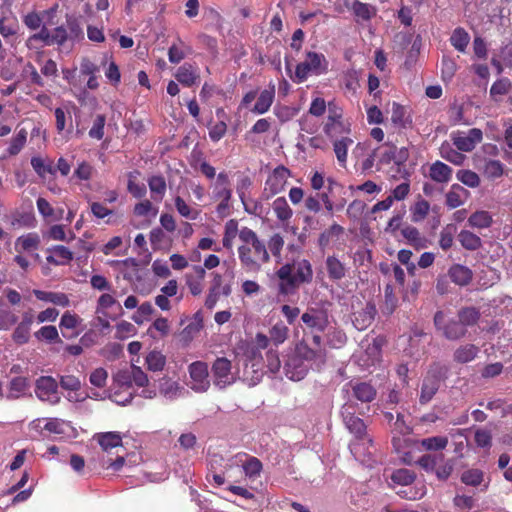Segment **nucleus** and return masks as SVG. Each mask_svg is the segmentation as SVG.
Listing matches in <instances>:
<instances>
[{"mask_svg": "<svg viewBox=\"0 0 512 512\" xmlns=\"http://www.w3.org/2000/svg\"><path fill=\"white\" fill-rule=\"evenodd\" d=\"M133 385L142 388L140 396L145 399H153L157 396V389L149 383L148 375L135 364L120 369L113 375V386L110 398L119 405H126L133 398Z\"/></svg>", "mask_w": 512, "mask_h": 512, "instance_id": "obj_1", "label": "nucleus"}, {"mask_svg": "<svg viewBox=\"0 0 512 512\" xmlns=\"http://www.w3.org/2000/svg\"><path fill=\"white\" fill-rule=\"evenodd\" d=\"M239 239L242 242L238 247L241 267L247 273H258L262 265L270 261V254L265 242L248 227L240 229Z\"/></svg>", "mask_w": 512, "mask_h": 512, "instance_id": "obj_2", "label": "nucleus"}, {"mask_svg": "<svg viewBox=\"0 0 512 512\" xmlns=\"http://www.w3.org/2000/svg\"><path fill=\"white\" fill-rule=\"evenodd\" d=\"M279 279L278 292L280 295H290L303 284L313 279L311 263L306 259L296 258L282 265L277 271Z\"/></svg>", "mask_w": 512, "mask_h": 512, "instance_id": "obj_3", "label": "nucleus"}, {"mask_svg": "<svg viewBox=\"0 0 512 512\" xmlns=\"http://www.w3.org/2000/svg\"><path fill=\"white\" fill-rule=\"evenodd\" d=\"M328 71V61L321 53L308 52L303 62L296 66L295 75L292 80L295 83H302L310 75H322Z\"/></svg>", "mask_w": 512, "mask_h": 512, "instance_id": "obj_4", "label": "nucleus"}, {"mask_svg": "<svg viewBox=\"0 0 512 512\" xmlns=\"http://www.w3.org/2000/svg\"><path fill=\"white\" fill-rule=\"evenodd\" d=\"M443 380L442 367L438 364L432 365L426 372L420 385L419 402L422 405L429 403L440 388Z\"/></svg>", "mask_w": 512, "mask_h": 512, "instance_id": "obj_5", "label": "nucleus"}, {"mask_svg": "<svg viewBox=\"0 0 512 512\" xmlns=\"http://www.w3.org/2000/svg\"><path fill=\"white\" fill-rule=\"evenodd\" d=\"M324 133L333 138L341 134H349L351 132V124L343 119V110L334 103L328 104L327 121L323 127Z\"/></svg>", "mask_w": 512, "mask_h": 512, "instance_id": "obj_6", "label": "nucleus"}, {"mask_svg": "<svg viewBox=\"0 0 512 512\" xmlns=\"http://www.w3.org/2000/svg\"><path fill=\"white\" fill-rule=\"evenodd\" d=\"M213 385L222 390L234 384L239 376L232 371V363L225 357H218L212 364Z\"/></svg>", "mask_w": 512, "mask_h": 512, "instance_id": "obj_7", "label": "nucleus"}, {"mask_svg": "<svg viewBox=\"0 0 512 512\" xmlns=\"http://www.w3.org/2000/svg\"><path fill=\"white\" fill-rule=\"evenodd\" d=\"M188 387L196 393H205L211 386L208 365L203 361H195L188 366Z\"/></svg>", "mask_w": 512, "mask_h": 512, "instance_id": "obj_8", "label": "nucleus"}, {"mask_svg": "<svg viewBox=\"0 0 512 512\" xmlns=\"http://www.w3.org/2000/svg\"><path fill=\"white\" fill-rule=\"evenodd\" d=\"M36 397L49 405H57L61 400L58 382L52 376H41L35 381Z\"/></svg>", "mask_w": 512, "mask_h": 512, "instance_id": "obj_9", "label": "nucleus"}, {"mask_svg": "<svg viewBox=\"0 0 512 512\" xmlns=\"http://www.w3.org/2000/svg\"><path fill=\"white\" fill-rule=\"evenodd\" d=\"M374 155L382 165L394 163L401 166L408 160L409 151L406 147L398 148L392 143H384L374 149Z\"/></svg>", "mask_w": 512, "mask_h": 512, "instance_id": "obj_10", "label": "nucleus"}, {"mask_svg": "<svg viewBox=\"0 0 512 512\" xmlns=\"http://www.w3.org/2000/svg\"><path fill=\"white\" fill-rule=\"evenodd\" d=\"M341 416L343 423L348 431L354 435V439H360L369 437L366 432V425L364 421L355 416L354 405L350 402H346L341 409Z\"/></svg>", "mask_w": 512, "mask_h": 512, "instance_id": "obj_11", "label": "nucleus"}, {"mask_svg": "<svg viewBox=\"0 0 512 512\" xmlns=\"http://www.w3.org/2000/svg\"><path fill=\"white\" fill-rule=\"evenodd\" d=\"M349 448L354 458L362 464L372 466L376 462L373 458L376 449L370 436L352 440Z\"/></svg>", "mask_w": 512, "mask_h": 512, "instance_id": "obj_12", "label": "nucleus"}, {"mask_svg": "<svg viewBox=\"0 0 512 512\" xmlns=\"http://www.w3.org/2000/svg\"><path fill=\"white\" fill-rule=\"evenodd\" d=\"M302 322L312 331L324 332L329 325V315L321 307H309L301 316Z\"/></svg>", "mask_w": 512, "mask_h": 512, "instance_id": "obj_13", "label": "nucleus"}, {"mask_svg": "<svg viewBox=\"0 0 512 512\" xmlns=\"http://www.w3.org/2000/svg\"><path fill=\"white\" fill-rule=\"evenodd\" d=\"M289 334V328L282 322H277L269 330V336L263 333H257L255 336L256 344L261 348H268L270 343L275 347L283 344Z\"/></svg>", "mask_w": 512, "mask_h": 512, "instance_id": "obj_14", "label": "nucleus"}, {"mask_svg": "<svg viewBox=\"0 0 512 512\" xmlns=\"http://www.w3.org/2000/svg\"><path fill=\"white\" fill-rule=\"evenodd\" d=\"M453 145L461 152H471L483 139V133L478 128L468 132L456 131L451 134Z\"/></svg>", "mask_w": 512, "mask_h": 512, "instance_id": "obj_15", "label": "nucleus"}, {"mask_svg": "<svg viewBox=\"0 0 512 512\" xmlns=\"http://www.w3.org/2000/svg\"><path fill=\"white\" fill-rule=\"evenodd\" d=\"M295 355L308 363L310 368L319 369L326 361V351L324 348L315 349L302 341L296 345Z\"/></svg>", "mask_w": 512, "mask_h": 512, "instance_id": "obj_16", "label": "nucleus"}, {"mask_svg": "<svg viewBox=\"0 0 512 512\" xmlns=\"http://www.w3.org/2000/svg\"><path fill=\"white\" fill-rule=\"evenodd\" d=\"M434 324L439 331H442L443 335L449 340H457L463 337L466 333V328L461 324L460 321L456 320H445V314L442 311H438L434 316Z\"/></svg>", "mask_w": 512, "mask_h": 512, "instance_id": "obj_17", "label": "nucleus"}, {"mask_svg": "<svg viewBox=\"0 0 512 512\" xmlns=\"http://www.w3.org/2000/svg\"><path fill=\"white\" fill-rule=\"evenodd\" d=\"M40 242L38 234L27 233L16 239L14 247L17 253L26 254L37 262L40 260V255L37 253Z\"/></svg>", "mask_w": 512, "mask_h": 512, "instance_id": "obj_18", "label": "nucleus"}, {"mask_svg": "<svg viewBox=\"0 0 512 512\" xmlns=\"http://www.w3.org/2000/svg\"><path fill=\"white\" fill-rule=\"evenodd\" d=\"M290 177V171L283 165L277 166L265 182V192L270 196L280 193Z\"/></svg>", "mask_w": 512, "mask_h": 512, "instance_id": "obj_19", "label": "nucleus"}, {"mask_svg": "<svg viewBox=\"0 0 512 512\" xmlns=\"http://www.w3.org/2000/svg\"><path fill=\"white\" fill-rule=\"evenodd\" d=\"M29 388L27 378L22 376L13 377L6 388L0 383V398L7 400H16L23 397Z\"/></svg>", "mask_w": 512, "mask_h": 512, "instance_id": "obj_20", "label": "nucleus"}, {"mask_svg": "<svg viewBox=\"0 0 512 512\" xmlns=\"http://www.w3.org/2000/svg\"><path fill=\"white\" fill-rule=\"evenodd\" d=\"M310 366L297 355L291 356L284 366L285 375L292 381L302 380L308 373Z\"/></svg>", "mask_w": 512, "mask_h": 512, "instance_id": "obj_21", "label": "nucleus"}, {"mask_svg": "<svg viewBox=\"0 0 512 512\" xmlns=\"http://www.w3.org/2000/svg\"><path fill=\"white\" fill-rule=\"evenodd\" d=\"M376 307L373 303H366L360 310L353 313L352 323L357 330H365L369 327L376 315Z\"/></svg>", "mask_w": 512, "mask_h": 512, "instance_id": "obj_22", "label": "nucleus"}, {"mask_svg": "<svg viewBox=\"0 0 512 512\" xmlns=\"http://www.w3.org/2000/svg\"><path fill=\"white\" fill-rule=\"evenodd\" d=\"M346 6L354 14L357 22L370 21L377 14L375 6L363 3L359 0H352L350 3H347Z\"/></svg>", "mask_w": 512, "mask_h": 512, "instance_id": "obj_23", "label": "nucleus"}, {"mask_svg": "<svg viewBox=\"0 0 512 512\" xmlns=\"http://www.w3.org/2000/svg\"><path fill=\"white\" fill-rule=\"evenodd\" d=\"M453 170L447 164L437 160L429 166L428 176L438 184H447L452 179Z\"/></svg>", "mask_w": 512, "mask_h": 512, "instance_id": "obj_24", "label": "nucleus"}, {"mask_svg": "<svg viewBox=\"0 0 512 512\" xmlns=\"http://www.w3.org/2000/svg\"><path fill=\"white\" fill-rule=\"evenodd\" d=\"M470 192L459 184H453L446 193L445 204L450 209L462 206L469 198Z\"/></svg>", "mask_w": 512, "mask_h": 512, "instance_id": "obj_25", "label": "nucleus"}, {"mask_svg": "<svg viewBox=\"0 0 512 512\" xmlns=\"http://www.w3.org/2000/svg\"><path fill=\"white\" fill-rule=\"evenodd\" d=\"M275 98V85L271 84L267 89L260 92L255 105L251 109L254 114L262 115L269 111Z\"/></svg>", "mask_w": 512, "mask_h": 512, "instance_id": "obj_26", "label": "nucleus"}, {"mask_svg": "<svg viewBox=\"0 0 512 512\" xmlns=\"http://www.w3.org/2000/svg\"><path fill=\"white\" fill-rule=\"evenodd\" d=\"M175 78L182 85L190 87L199 81L200 76L197 67L189 63H184L177 69Z\"/></svg>", "mask_w": 512, "mask_h": 512, "instance_id": "obj_27", "label": "nucleus"}, {"mask_svg": "<svg viewBox=\"0 0 512 512\" xmlns=\"http://www.w3.org/2000/svg\"><path fill=\"white\" fill-rule=\"evenodd\" d=\"M33 294L38 300L52 303L56 306L67 307L70 304L68 296L62 292H51L34 289Z\"/></svg>", "mask_w": 512, "mask_h": 512, "instance_id": "obj_28", "label": "nucleus"}, {"mask_svg": "<svg viewBox=\"0 0 512 512\" xmlns=\"http://www.w3.org/2000/svg\"><path fill=\"white\" fill-rule=\"evenodd\" d=\"M232 190L227 173L221 172L217 175V179L213 185V197L215 199L230 200Z\"/></svg>", "mask_w": 512, "mask_h": 512, "instance_id": "obj_29", "label": "nucleus"}, {"mask_svg": "<svg viewBox=\"0 0 512 512\" xmlns=\"http://www.w3.org/2000/svg\"><path fill=\"white\" fill-rule=\"evenodd\" d=\"M182 392V387L177 381L163 377L159 381V393L169 400L177 399Z\"/></svg>", "mask_w": 512, "mask_h": 512, "instance_id": "obj_30", "label": "nucleus"}, {"mask_svg": "<svg viewBox=\"0 0 512 512\" xmlns=\"http://www.w3.org/2000/svg\"><path fill=\"white\" fill-rule=\"evenodd\" d=\"M353 139L348 136H343L333 142V150L336 155L339 165L343 168L347 164L348 149L353 144Z\"/></svg>", "mask_w": 512, "mask_h": 512, "instance_id": "obj_31", "label": "nucleus"}, {"mask_svg": "<svg viewBox=\"0 0 512 512\" xmlns=\"http://www.w3.org/2000/svg\"><path fill=\"white\" fill-rule=\"evenodd\" d=\"M96 439L101 448L108 452L113 448L122 446V436L119 432H104L96 435Z\"/></svg>", "mask_w": 512, "mask_h": 512, "instance_id": "obj_32", "label": "nucleus"}, {"mask_svg": "<svg viewBox=\"0 0 512 512\" xmlns=\"http://www.w3.org/2000/svg\"><path fill=\"white\" fill-rule=\"evenodd\" d=\"M325 266L329 278L334 281L341 280L346 275L345 265L336 256H328L325 261Z\"/></svg>", "mask_w": 512, "mask_h": 512, "instance_id": "obj_33", "label": "nucleus"}, {"mask_svg": "<svg viewBox=\"0 0 512 512\" xmlns=\"http://www.w3.org/2000/svg\"><path fill=\"white\" fill-rule=\"evenodd\" d=\"M166 356L158 350H152L145 356V366L151 372H161L166 366Z\"/></svg>", "mask_w": 512, "mask_h": 512, "instance_id": "obj_34", "label": "nucleus"}, {"mask_svg": "<svg viewBox=\"0 0 512 512\" xmlns=\"http://www.w3.org/2000/svg\"><path fill=\"white\" fill-rule=\"evenodd\" d=\"M416 478V475L413 471L407 468H400L394 470L390 475V485L395 487L399 486H410Z\"/></svg>", "mask_w": 512, "mask_h": 512, "instance_id": "obj_35", "label": "nucleus"}, {"mask_svg": "<svg viewBox=\"0 0 512 512\" xmlns=\"http://www.w3.org/2000/svg\"><path fill=\"white\" fill-rule=\"evenodd\" d=\"M272 210L281 223L289 222L293 216V211L284 197H278L273 201Z\"/></svg>", "mask_w": 512, "mask_h": 512, "instance_id": "obj_36", "label": "nucleus"}, {"mask_svg": "<svg viewBox=\"0 0 512 512\" xmlns=\"http://www.w3.org/2000/svg\"><path fill=\"white\" fill-rule=\"evenodd\" d=\"M381 357V346L376 340L366 345L364 354L361 356L362 365L370 367L377 363Z\"/></svg>", "mask_w": 512, "mask_h": 512, "instance_id": "obj_37", "label": "nucleus"}, {"mask_svg": "<svg viewBox=\"0 0 512 512\" xmlns=\"http://www.w3.org/2000/svg\"><path fill=\"white\" fill-rule=\"evenodd\" d=\"M263 365L260 367L245 363L242 376L240 377L248 386L257 385L263 377Z\"/></svg>", "mask_w": 512, "mask_h": 512, "instance_id": "obj_38", "label": "nucleus"}, {"mask_svg": "<svg viewBox=\"0 0 512 512\" xmlns=\"http://www.w3.org/2000/svg\"><path fill=\"white\" fill-rule=\"evenodd\" d=\"M449 276L454 283L463 286L471 281L472 272L468 267L456 264L449 269Z\"/></svg>", "mask_w": 512, "mask_h": 512, "instance_id": "obj_39", "label": "nucleus"}, {"mask_svg": "<svg viewBox=\"0 0 512 512\" xmlns=\"http://www.w3.org/2000/svg\"><path fill=\"white\" fill-rule=\"evenodd\" d=\"M51 253L47 257V261L55 265H65L73 259V253L62 245L53 247Z\"/></svg>", "mask_w": 512, "mask_h": 512, "instance_id": "obj_40", "label": "nucleus"}, {"mask_svg": "<svg viewBox=\"0 0 512 512\" xmlns=\"http://www.w3.org/2000/svg\"><path fill=\"white\" fill-rule=\"evenodd\" d=\"M351 387L354 397L361 402H371L376 397V390L368 383H356Z\"/></svg>", "mask_w": 512, "mask_h": 512, "instance_id": "obj_41", "label": "nucleus"}, {"mask_svg": "<svg viewBox=\"0 0 512 512\" xmlns=\"http://www.w3.org/2000/svg\"><path fill=\"white\" fill-rule=\"evenodd\" d=\"M28 133L26 129L21 128L17 131V133L11 138L9 142V146L6 149L7 156H16L21 150L24 148L27 142Z\"/></svg>", "mask_w": 512, "mask_h": 512, "instance_id": "obj_42", "label": "nucleus"}, {"mask_svg": "<svg viewBox=\"0 0 512 512\" xmlns=\"http://www.w3.org/2000/svg\"><path fill=\"white\" fill-rule=\"evenodd\" d=\"M492 222V215L486 210H477L468 218L469 226L477 229L489 228Z\"/></svg>", "mask_w": 512, "mask_h": 512, "instance_id": "obj_43", "label": "nucleus"}, {"mask_svg": "<svg viewBox=\"0 0 512 512\" xmlns=\"http://www.w3.org/2000/svg\"><path fill=\"white\" fill-rule=\"evenodd\" d=\"M401 234L408 241V243L414 246L416 249H422L426 247V239L421 236L419 230L414 226H405L401 230Z\"/></svg>", "mask_w": 512, "mask_h": 512, "instance_id": "obj_44", "label": "nucleus"}, {"mask_svg": "<svg viewBox=\"0 0 512 512\" xmlns=\"http://www.w3.org/2000/svg\"><path fill=\"white\" fill-rule=\"evenodd\" d=\"M440 156L454 165H462L466 159L465 155L458 149H454L449 143H443L439 149Z\"/></svg>", "mask_w": 512, "mask_h": 512, "instance_id": "obj_45", "label": "nucleus"}, {"mask_svg": "<svg viewBox=\"0 0 512 512\" xmlns=\"http://www.w3.org/2000/svg\"><path fill=\"white\" fill-rule=\"evenodd\" d=\"M148 186L151 192V197L155 201H161L166 193V181L162 176H152L148 179Z\"/></svg>", "mask_w": 512, "mask_h": 512, "instance_id": "obj_46", "label": "nucleus"}, {"mask_svg": "<svg viewBox=\"0 0 512 512\" xmlns=\"http://www.w3.org/2000/svg\"><path fill=\"white\" fill-rule=\"evenodd\" d=\"M429 211V202L422 198L418 199L410 208L412 222H422L429 214Z\"/></svg>", "mask_w": 512, "mask_h": 512, "instance_id": "obj_47", "label": "nucleus"}, {"mask_svg": "<svg viewBox=\"0 0 512 512\" xmlns=\"http://www.w3.org/2000/svg\"><path fill=\"white\" fill-rule=\"evenodd\" d=\"M478 352L479 349L477 346L473 344H466L456 349L454 352V360L459 363H468L475 359Z\"/></svg>", "mask_w": 512, "mask_h": 512, "instance_id": "obj_48", "label": "nucleus"}, {"mask_svg": "<svg viewBox=\"0 0 512 512\" xmlns=\"http://www.w3.org/2000/svg\"><path fill=\"white\" fill-rule=\"evenodd\" d=\"M470 36L463 28H456L450 37L451 45L459 52L463 53L469 44Z\"/></svg>", "mask_w": 512, "mask_h": 512, "instance_id": "obj_49", "label": "nucleus"}, {"mask_svg": "<svg viewBox=\"0 0 512 512\" xmlns=\"http://www.w3.org/2000/svg\"><path fill=\"white\" fill-rule=\"evenodd\" d=\"M174 203H175L177 212L182 217L189 219V220H196L200 216V210L188 205L182 197L176 196L174 199Z\"/></svg>", "mask_w": 512, "mask_h": 512, "instance_id": "obj_50", "label": "nucleus"}, {"mask_svg": "<svg viewBox=\"0 0 512 512\" xmlns=\"http://www.w3.org/2000/svg\"><path fill=\"white\" fill-rule=\"evenodd\" d=\"M81 380L79 377L71 374L60 376V386L62 389L66 390L68 394L73 396H80L77 392L81 388Z\"/></svg>", "mask_w": 512, "mask_h": 512, "instance_id": "obj_51", "label": "nucleus"}, {"mask_svg": "<svg viewBox=\"0 0 512 512\" xmlns=\"http://www.w3.org/2000/svg\"><path fill=\"white\" fill-rule=\"evenodd\" d=\"M240 230L238 229V222L235 219H230L226 222L223 235V246L230 249L236 236H239Z\"/></svg>", "mask_w": 512, "mask_h": 512, "instance_id": "obj_52", "label": "nucleus"}, {"mask_svg": "<svg viewBox=\"0 0 512 512\" xmlns=\"http://www.w3.org/2000/svg\"><path fill=\"white\" fill-rule=\"evenodd\" d=\"M265 348H261L256 344V340L254 339L251 345H248L245 350V363L253 364V366L260 367L263 365V357L261 350Z\"/></svg>", "mask_w": 512, "mask_h": 512, "instance_id": "obj_53", "label": "nucleus"}, {"mask_svg": "<svg viewBox=\"0 0 512 512\" xmlns=\"http://www.w3.org/2000/svg\"><path fill=\"white\" fill-rule=\"evenodd\" d=\"M448 438L446 436H433L421 440V446L427 451H441L448 445Z\"/></svg>", "mask_w": 512, "mask_h": 512, "instance_id": "obj_54", "label": "nucleus"}, {"mask_svg": "<svg viewBox=\"0 0 512 512\" xmlns=\"http://www.w3.org/2000/svg\"><path fill=\"white\" fill-rule=\"evenodd\" d=\"M456 178L469 188H477L481 182L479 175L469 169L459 170L456 174Z\"/></svg>", "mask_w": 512, "mask_h": 512, "instance_id": "obj_55", "label": "nucleus"}, {"mask_svg": "<svg viewBox=\"0 0 512 512\" xmlns=\"http://www.w3.org/2000/svg\"><path fill=\"white\" fill-rule=\"evenodd\" d=\"M461 245L468 250H476L481 246V239L474 233L462 230L458 235Z\"/></svg>", "mask_w": 512, "mask_h": 512, "instance_id": "obj_56", "label": "nucleus"}, {"mask_svg": "<svg viewBox=\"0 0 512 512\" xmlns=\"http://www.w3.org/2000/svg\"><path fill=\"white\" fill-rule=\"evenodd\" d=\"M284 244L283 236L280 233H275L269 238L268 244L266 245L268 252L270 251L271 254L277 258L278 262L281 260V252Z\"/></svg>", "mask_w": 512, "mask_h": 512, "instance_id": "obj_57", "label": "nucleus"}, {"mask_svg": "<svg viewBox=\"0 0 512 512\" xmlns=\"http://www.w3.org/2000/svg\"><path fill=\"white\" fill-rule=\"evenodd\" d=\"M485 176L489 179H497L504 174V165L499 160H488L483 170Z\"/></svg>", "mask_w": 512, "mask_h": 512, "instance_id": "obj_58", "label": "nucleus"}, {"mask_svg": "<svg viewBox=\"0 0 512 512\" xmlns=\"http://www.w3.org/2000/svg\"><path fill=\"white\" fill-rule=\"evenodd\" d=\"M153 312L154 308L152 304L150 302H144L137 308V311L132 316V320L136 324L142 325L145 321L149 320Z\"/></svg>", "mask_w": 512, "mask_h": 512, "instance_id": "obj_59", "label": "nucleus"}, {"mask_svg": "<svg viewBox=\"0 0 512 512\" xmlns=\"http://www.w3.org/2000/svg\"><path fill=\"white\" fill-rule=\"evenodd\" d=\"M443 459H444L443 454H439V455L425 454L419 458L418 464L425 471L433 472V471H435V469L438 465V462L442 461Z\"/></svg>", "mask_w": 512, "mask_h": 512, "instance_id": "obj_60", "label": "nucleus"}, {"mask_svg": "<svg viewBox=\"0 0 512 512\" xmlns=\"http://www.w3.org/2000/svg\"><path fill=\"white\" fill-rule=\"evenodd\" d=\"M34 335L38 340H44L50 343L59 340L58 330L52 325L41 327Z\"/></svg>", "mask_w": 512, "mask_h": 512, "instance_id": "obj_61", "label": "nucleus"}, {"mask_svg": "<svg viewBox=\"0 0 512 512\" xmlns=\"http://www.w3.org/2000/svg\"><path fill=\"white\" fill-rule=\"evenodd\" d=\"M483 472L479 469H469L462 473L461 481L470 486H478L483 481Z\"/></svg>", "mask_w": 512, "mask_h": 512, "instance_id": "obj_62", "label": "nucleus"}, {"mask_svg": "<svg viewBox=\"0 0 512 512\" xmlns=\"http://www.w3.org/2000/svg\"><path fill=\"white\" fill-rule=\"evenodd\" d=\"M347 341L346 334L340 329H333L327 333V343L332 348H341Z\"/></svg>", "mask_w": 512, "mask_h": 512, "instance_id": "obj_63", "label": "nucleus"}, {"mask_svg": "<svg viewBox=\"0 0 512 512\" xmlns=\"http://www.w3.org/2000/svg\"><path fill=\"white\" fill-rule=\"evenodd\" d=\"M108 379V372L102 367L94 369L89 376V382L91 385L97 388L105 387Z\"/></svg>", "mask_w": 512, "mask_h": 512, "instance_id": "obj_64", "label": "nucleus"}]
</instances>
